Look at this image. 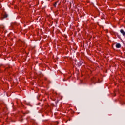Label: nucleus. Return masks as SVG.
Returning <instances> with one entry per match:
<instances>
[{
    "mask_svg": "<svg viewBox=\"0 0 125 125\" xmlns=\"http://www.w3.org/2000/svg\"><path fill=\"white\" fill-rule=\"evenodd\" d=\"M91 82L92 83H94V84H96V83H101V81L99 80V78L94 77L91 79Z\"/></svg>",
    "mask_w": 125,
    "mask_h": 125,
    "instance_id": "f257e3e1",
    "label": "nucleus"
},
{
    "mask_svg": "<svg viewBox=\"0 0 125 125\" xmlns=\"http://www.w3.org/2000/svg\"><path fill=\"white\" fill-rule=\"evenodd\" d=\"M18 42L19 43L20 46H22L23 44H25V42L21 41H19Z\"/></svg>",
    "mask_w": 125,
    "mask_h": 125,
    "instance_id": "f03ea898",
    "label": "nucleus"
},
{
    "mask_svg": "<svg viewBox=\"0 0 125 125\" xmlns=\"http://www.w3.org/2000/svg\"><path fill=\"white\" fill-rule=\"evenodd\" d=\"M2 19L3 18H7V17L8 16V15H7V14H6V13L5 12H4L3 13L2 15Z\"/></svg>",
    "mask_w": 125,
    "mask_h": 125,
    "instance_id": "7ed1b4c3",
    "label": "nucleus"
},
{
    "mask_svg": "<svg viewBox=\"0 0 125 125\" xmlns=\"http://www.w3.org/2000/svg\"><path fill=\"white\" fill-rule=\"evenodd\" d=\"M120 33L121 34H122V35H123V36H124V37H125V31H124V30L121 29Z\"/></svg>",
    "mask_w": 125,
    "mask_h": 125,
    "instance_id": "20e7f679",
    "label": "nucleus"
},
{
    "mask_svg": "<svg viewBox=\"0 0 125 125\" xmlns=\"http://www.w3.org/2000/svg\"><path fill=\"white\" fill-rule=\"evenodd\" d=\"M116 47H117V48H120L121 47V44L120 43L116 44Z\"/></svg>",
    "mask_w": 125,
    "mask_h": 125,
    "instance_id": "39448f33",
    "label": "nucleus"
},
{
    "mask_svg": "<svg viewBox=\"0 0 125 125\" xmlns=\"http://www.w3.org/2000/svg\"><path fill=\"white\" fill-rule=\"evenodd\" d=\"M82 64H83V62H80L78 63V67H80V66H82Z\"/></svg>",
    "mask_w": 125,
    "mask_h": 125,
    "instance_id": "423d86ee",
    "label": "nucleus"
},
{
    "mask_svg": "<svg viewBox=\"0 0 125 125\" xmlns=\"http://www.w3.org/2000/svg\"><path fill=\"white\" fill-rule=\"evenodd\" d=\"M57 4V2H55V4H54V6L55 7H56Z\"/></svg>",
    "mask_w": 125,
    "mask_h": 125,
    "instance_id": "0eeeda50",
    "label": "nucleus"
},
{
    "mask_svg": "<svg viewBox=\"0 0 125 125\" xmlns=\"http://www.w3.org/2000/svg\"><path fill=\"white\" fill-rule=\"evenodd\" d=\"M124 104H125V102H123L121 103V105H124Z\"/></svg>",
    "mask_w": 125,
    "mask_h": 125,
    "instance_id": "6e6552de",
    "label": "nucleus"
},
{
    "mask_svg": "<svg viewBox=\"0 0 125 125\" xmlns=\"http://www.w3.org/2000/svg\"><path fill=\"white\" fill-rule=\"evenodd\" d=\"M111 34L112 35H114V34H115V32H112L111 33Z\"/></svg>",
    "mask_w": 125,
    "mask_h": 125,
    "instance_id": "1a4fd4ad",
    "label": "nucleus"
},
{
    "mask_svg": "<svg viewBox=\"0 0 125 125\" xmlns=\"http://www.w3.org/2000/svg\"><path fill=\"white\" fill-rule=\"evenodd\" d=\"M39 97H40V96H37V99H39Z\"/></svg>",
    "mask_w": 125,
    "mask_h": 125,
    "instance_id": "9d476101",
    "label": "nucleus"
},
{
    "mask_svg": "<svg viewBox=\"0 0 125 125\" xmlns=\"http://www.w3.org/2000/svg\"><path fill=\"white\" fill-rule=\"evenodd\" d=\"M117 36L119 37V35L118 34H117Z\"/></svg>",
    "mask_w": 125,
    "mask_h": 125,
    "instance_id": "9b49d317",
    "label": "nucleus"
},
{
    "mask_svg": "<svg viewBox=\"0 0 125 125\" xmlns=\"http://www.w3.org/2000/svg\"><path fill=\"white\" fill-rule=\"evenodd\" d=\"M0 105H1V104L0 103Z\"/></svg>",
    "mask_w": 125,
    "mask_h": 125,
    "instance_id": "f8f14e48",
    "label": "nucleus"
},
{
    "mask_svg": "<svg viewBox=\"0 0 125 125\" xmlns=\"http://www.w3.org/2000/svg\"><path fill=\"white\" fill-rule=\"evenodd\" d=\"M0 28H3L2 27H0Z\"/></svg>",
    "mask_w": 125,
    "mask_h": 125,
    "instance_id": "ddd939ff",
    "label": "nucleus"
}]
</instances>
